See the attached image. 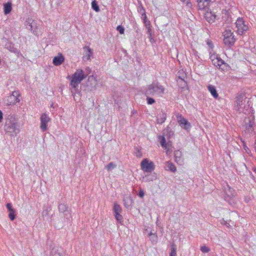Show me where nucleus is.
<instances>
[{"instance_id": "a19ab883", "label": "nucleus", "mask_w": 256, "mask_h": 256, "mask_svg": "<svg viewBox=\"0 0 256 256\" xmlns=\"http://www.w3.org/2000/svg\"><path fill=\"white\" fill-rule=\"evenodd\" d=\"M184 4H185L188 6H190L191 4L190 0H180Z\"/></svg>"}, {"instance_id": "cd10ccee", "label": "nucleus", "mask_w": 256, "mask_h": 256, "mask_svg": "<svg viewBox=\"0 0 256 256\" xmlns=\"http://www.w3.org/2000/svg\"><path fill=\"white\" fill-rule=\"evenodd\" d=\"M91 4L92 8L93 10H94L96 12H99L100 11L99 6L96 0H93Z\"/></svg>"}, {"instance_id": "603ef678", "label": "nucleus", "mask_w": 256, "mask_h": 256, "mask_svg": "<svg viewBox=\"0 0 256 256\" xmlns=\"http://www.w3.org/2000/svg\"><path fill=\"white\" fill-rule=\"evenodd\" d=\"M174 161H176V154L175 152H174Z\"/></svg>"}, {"instance_id": "e433bc0d", "label": "nucleus", "mask_w": 256, "mask_h": 256, "mask_svg": "<svg viewBox=\"0 0 256 256\" xmlns=\"http://www.w3.org/2000/svg\"><path fill=\"white\" fill-rule=\"evenodd\" d=\"M243 143V148L245 150L246 152L248 154H250L251 152L250 148L246 146V143L244 142H242Z\"/></svg>"}, {"instance_id": "58836bf2", "label": "nucleus", "mask_w": 256, "mask_h": 256, "mask_svg": "<svg viewBox=\"0 0 256 256\" xmlns=\"http://www.w3.org/2000/svg\"><path fill=\"white\" fill-rule=\"evenodd\" d=\"M166 115L164 114H163L162 118L160 120L159 118H158V119H157L158 122L159 124H162L164 122V120H166Z\"/></svg>"}, {"instance_id": "1a4fd4ad", "label": "nucleus", "mask_w": 256, "mask_h": 256, "mask_svg": "<svg viewBox=\"0 0 256 256\" xmlns=\"http://www.w3.org/2000/svg\"><path fill=\"white\" fill-rule=\"evenodd\" d=\"M177 123L182 129L184 130L187 132H190L192 128L190 123L182 114H177Z\"/></svg>"}, {"instance_id": "7c9ffc66", "label": "nucleus", "mask_w": 256, "mask_h": 256, "mask_svg": "<svg viewBox=\"0 0 256 256\" xmlns=\"http://www.w3.org/2000/svg\"><path fill=\"white\" fill-rule=\"evenodd\" d=\"M121 212H114V216L118 222L120 224H122L123 218L120 214Z\"/></svg>"}, {"instance_id": "bb28decb", "label": "nucleus", "mask_w": 256, "mask_h": 256, "mask_svg": "<svg viewBox=\"0 0 256 256\" xmlns=\"http://www.w3.org/2000/svg\"><path fill=\"white\" fill-rule=\"evenodd\" d=\"M205 17L210 23H212L214 22L216 16L214 14H212V13H208L206 14Z\"/></svg>"}, {"instance_id": "c756f323", "label": "nucleus", "mask_w": 256, "mask_h": 256, "mask_svg": "<svg viewBox=\"0 0 256 256\" xmlns=\"http://www.w3.org/2000/svg\"><path fill=\"white\" fill-rule=\"evenodd\" d=\"M113 210L114 212H122V211L121 206L116 202L114 203Z\"/></svg>"}, {"instance_id": "6e6552de", "label": "nucleus", "mask_w": 256, "mask_h": 256, "mask_svg": "<svg viewBox=\"0 0 256 256\" xmlns=\"http://www.w3.org/2000/svg\"><path fill=\"white\" fill-rule=\"evenodd\" d=\"M26 28L30 30L34 34L38 36L39 34V26L40 24L36 20L32 18H28L25 22Z\"/></svg>"}, {"instance_id": "5701e85b", "label": "nucleus", "mask_w": 256, "mask_h": 256, "mask_svg": "<svg viewBox=\"0 0 256 256\" xmlns=\"http://www.w3.org/2000/svg\"><path fill=\"white\" fill-rule=\"evenodd\" d=\"M164 168L166 170H169L172 172H175L176 170V167L175 165L170 161L166 162Z\"/></svg>"}, {"instance_id": "72a5a7b5", "label": "nucleus", "mask_w": 256, "mask_h": 256, "mask_svg": "<svg viewBox=\"0 0 256 256\" xmlns=\"http://www.w3.org/2000/svg\"><path fill=\"white\" fill-rule=\"evenodd\" d=\"M116 30L120 32V34H124V28L122 25H119L116 27Z\"/></svg>"}, {"instance_id": "4d7b16f0", "label": "nucleus", "mask_w": 256, "mask_h": 256, "mask_svg": "<svg viewBox=\"0 0 256 256\" xmlns=\"http://www.w3.org/2000/svg\"><path fill=\"white\" fill-rule=\"evenodd\" d=\"M224 225H226V226H228V225H227V223H226V224H224Z\"/></svg>"}, {"instance_id": "a18cd8bd", "label": "nucleus", "mask_w": 256, "mask_h": 256, "mask_svg": "<svg viewBox=\"0 0 256 256\" xmlns=\"http://www.w3.org/2000/svg\"><path fill=\"white\" fill-rule=\"evenodd\" d=\"M207 44L210 48H213L214 46L212 42H208Z\"/></svg>"}, {"instance_id": "f03ea898", "label": "nucleus", "mask_w": 256, "mask_h": 256, "mask_svg": "<svg viewBox=\"0 0 256 256\" xmlns=\"http://www.w3.org/2000/svg\"><path fill=\"white\" fill-rule=\"evenodd\" d=\"M58 210L60 216L64 218V222L70 223L72 220L71 209L66 204L61 203L58 206Z\"/></svg>"}, {"instance_id": "393cba45", "label": "nucleus", "mask_w": 256, "mask_h": 256, "mask_svg": "<svg viewBox=\"0 0 256 256\" xmlns=\"http://www.w3.org/2000/svg\"><path fill=\"white\" fill-rule=\"evenodd\" d=\"M6 48L8 49L11 52L16 53L17 50L14 47V44L10 42H7L5 44Z\"/></svg>"}, {"instance_id": "f257e3e1", "label": "nucleus", "mask_w": 256, "mask_h": 256, "mask_svg": "<svg viewBox=\"0 0 256 256\" xmlns=\"http://www.w3.org/2000/svg\"><path fill=\"white\" fill-rule=\"evenodd\" d=\"M164 88L158 82H156L148 85L143 90V93L146 96H154L164 94Z\"/></svg>"}, {"instance_id": "aec40b11", "label": "nucleus", "mask_w": 256, "mask_h": 256, "mask_svg": "<svg viewBox=\"0 0 256 256\" xmlns=\"http://www.w3.org/2000/svg\"><path fill=\"white\" fill-rule=\"evenodd\" d=\"M64 60V58L62 54H60L58 56L54 57L52 62L54 66H58L62 64Z\"/></svg>"}, {"instance_id": "09e8293b", "label": "nucleus", "mask_w": 256, "mask_h": 256, "mask_svg": "<svg viewBox=\"0 0 256 256\" xmlns=\"http://www.w3.org/2000/svg\"><path fill=\"white\" fill-rule=\"evenodd\" d=\"M3 118V114L2 112L0 110V122H1Z\"/></svg>"}, {"instance_id": "5fc2aeb1", "label": "nucleus", "mask_w": 256, "mask_h": 256, "mask_svg": "<svg viewBox=\"0 0 256 256\" xmlns=\"http://www.w3.org/2000/svg\"><path fill=\"white\" fill-rule=\"evenodd\" d=\"M254 149H255V151L256 152V142H255V143H254Z\"/></svg>"}, {"instance_id": "a878e982", "label": "nucleus", "mask_w": 256, "mask_h": 256, "mask_svg": "<svg viewBox=\"0 0 256 256\" xmlns=\"http://www.w3.org/2000/svg\"><path fill=\"white\" fill-rule=\"evenodd\" d=\"M182 152L180 150H177V164L182 165L184 164V158H182Z\"/></svg>"}, {"instance_id": "4be33fe9", "label": "nucleus", "mask_w": 256, "mask_h": 256, "mask_svg": "<svg viewBox=\"0 0 256 256\" xmlns=\"http://www.w3.org/2000/svg\"><path fill=\"white\" fill-rule=\"evenodd\" d=\"M12 10V3L10 2H8L4 4V14L7 15L9 14Z\"/></svg>"}, {"instance_id": "ddd939ff", "label": "nucleus", "mask_w": 256, "mask_h": 256, "mask_svg": "<svg viewBox=\"0 0 256 256\" xmlns=\"http://www.w3.org/2000/svg\"><path fill=\"white\" fill-rule=\"evenodd\" d=\"M140 166L142 170L147 172H151L154 169V162H149L147 158H144L142 161Z\"/></svg>"}, {"instance_id": "8fccbe9b", "label": "nucleus", "mask_w": 256, "mask_h": 256, "mask_svg": "<svg viewBox=\"0 0 256 256\" xmlns=\"http://www.w3.org/2000/svg\"><path fill=\"white\" fill-rule=\"evenodd\" d=\"M148 38H150V40L152 43L154 42V39L153 38L152 36L148 37Z\"/></svg>"}, {"instance_id": "4c0bfd02", "label": "nucleus", "mask_w": 256, "mask_h": 256, "mask_svg": "<svg viewBox=\"0 0 256 256\" xmlns=\"http://www.w3.org/2000/svg\"><path fill=\"white\" fill-rule=\"evenodd\" d=\"M200 250L203 252L206 253L210 252V249L208 247L204 246H201Z\"/></svg>"}, {"instance_id": "412c9836", "label": "nucleus", "mask_w": 256, "mask_h": 256, "mask_svg": "<svg viewBox=\"0 0 256 256\" xmlns=\"http://www.w3.org/2000/svg\"><path fill=\"white\" fill-rule=\"evenodd\" d=\"M208 90L214 98H218V94L217 92V90L214 86L209 84L207 86Z\"/></svg>"}, {"instance_id": "b1692460", "label": "nucleus", "mask_w": 256, "mask_h": 256, "mask_svg": "<svg viewBox=\"0 0 256 256\" xmlns=\"http://www.w3.org/2000/svg\"><path fill=\"white\" fill-rule=\"evenodd\" d=\"M148 236L152 244H154L157 242L158 238L156 232H148Z\"/></svg>"}, {"instance_id": "c9c22d12", "label": "nucleus", "mask_w": 256, "mask_h": 256, "mask_svg": "<svg viewBox=\"0 0 256 256\" xmlns=\"http://www.w3.org/2000/svg\"><path fill=\"white\" fill-rule=\"evenodd\" d=\"M116 166L114 164L113 162H111L106 166V168L108 170H110L112 168H116Z\"/></svg>"}, {"instance_id": "423d86ee", "label": "nucleus", "mask_w": 256, "mask_h": 256, "mask_svg": "<svg viewBox=\"0 0 256 256\" xmlns=\"http://www.w3.org/2000/svg\"><path fill=\"white\" fill-rule=\"evenodd\" d=\"M178 73H180L179 75L178 76H177L178 78L177 84L179 86V90L184 94H186L188 92V88L187 82L184 80V78L186 77V74L183 70H182V72L180 70Z\"/></svg>"}, {"instance_id": "6ab92c4d", "label": "nucleus", "mask_w": 256, "mask_h": 256, "mask_svg": "<svg viewBox=\"0 0 256 256\" xmlns=\"http://www.w3.org/2000/svg\"><path fill=\"white\" fill-rule=\"evenodd\" d=\"M6 207L8 212V217L11 220H14L16 218V210L12 208L11 203H8L6 204Z\"/></svg>"}, {"instance_id": "2f4dec72", "label": "nucleus", "mask_w": 256, "mask_h": 256, "mask_svg": "<svg viewBox=\"0 0 256 256\" xmlns=\"http://www.w3.org/2000/svg\"><path fill=\"white\" fill-rule=\"evenodd\" d=\"M138 12L140 14H142V16H144V19L146 18L145 10L142 4L138 6Z\"/></svg>"}, {"instance_id": "20e7f679", "label": "nucleus", "mask_w": 256, "mask_h": 256, "mask_svg": "<svg viewBox=\"0 0 256 256\" xmlns=\"http://www.w3.org/2000/svg\"><path fill=\"white\" fill-rule=\"evenodd\" d=\"M86 77L84 71L82 69H78L72 74L70 81L72 88L76 89L79 84Z\"/></svg>"}, {"instance_id": "37998d69", "label": "nucleus", "mask_w": 256, "mask_h": 256, "mask_svg": "<svg viewBox=\"0 0 256 256\" xmlns=\"http://www.w3.org/2000/svg\"><path fill=\"white\" fill-rule=\"evenodd\" d=\"M138 196L140 198H142L144 196V190L142 189H140L139 191V192L138 194Z\"/></svg>"}, {"instance_id": "2eb2a0df", "label": "nucleus", "mask_w": 256, "mask_h": 256, "mask_svg": "<svg viewBox=\"0 0 256 256\" xmlns=\"http://www.w3.org/2000/svg\"><path fill=\"white\" fill-rule=\"evenodd\" d=\"M158 139L160 142L161 146L166 150V154H170L171 152H172V150L171 149V142L170 141H168L166 143L164 136H158Z\"/></svg>"}, {"instance_id": "39448f33", "label": "nucleus", "mask_w": 256, "mask_h": 256, "mask_svg": "<svg viewBox=\"0 0 256 256\" xmlns=\"http://www.w3.org/2000/svg\"><path fill=\"white\" fill-rule=\"evenodd\" d=\"M254 116L250 115L244 120L245 133L250 135L254 134L256 132V124L254 121Z\"/></svg>"}, {"instance_id": "dca6fc26", "label": "nucleus", "mask_w": 256, "mask_h": 256, "mask_svg": "<svg viewBox=\"0 0 256 256\" xmlns=\"http://www.w3.org/2000/svg\"><path fill=\"white\" fill-rule=\"evenodd\" d=\"M84 56L82 57L84 61L90 60L93 57V52L91 48L88 46H84Z\"/></svg>"}, {"instance_id": "c03bdc74", "label": "nucleus", "mask_w": 256, "mask_h": 256, "mask_svg": "<svg viewBox=\"0 0 256 256\" xmlns=\"http://www.w3.org/2000/svg\"><path fill=\"white\" fill-rule=\"evenodd\" d=\"M147 34L148 35V37H152V30L150 26L148 28Z\"/></svg>"}, {"instance_id": "3c124183", "label": "nucleus", "mask_w": 256, "mask_h": 256, "mask_svg": "<svg viewBox=\"0 0 256 256\" xmlns=\"http://www.w3.org/2000/svg\"><path fill=\"white\" fill-rule=\"evenodd\" d=\"M137 112V111L136 110H133L132 112V115H134L135 114H136Z\"/></svg>"}, {"instance_id": "f3484780", "label": "nucleus", "mask_w": 256, "mask_h": 256, "mask_svg": "<svg viewBox=\"0 0 256 256\" xmlns=\"http://www.w3.org/2000/svg\"><path fill=\"white\" fill-rule=\"evenodd\" d=\"M97 84V80L96 78L93 76H90L88 79L86 86L89 90H93L96 89Z\"/></svg>"}, {"instance_id": "864d4df0", "label": "nucleus", "mask_w": 256, "mask_h": 256, "mask_svg": "<svg viewBox=\"0 0 256 256\" xmlns=\"http://www.w3.org/2000/svg\"><path fill=\"white\" fill-rule=\"evenodd\" d=\"M252 170L256 174V168H252Z\"/></svg>"}, {"instance_id": "49530a36", "label": "nucleus", "mask_w": 256, "mask_h": 256, "mask_svg": "<svg viewBox=\"0 0 256 256\" xmlns=\"http://www.w3.org/2000/svg\"><path fill=\"white\" fill-rule=\"evenodd\" d=\"M86 71L87 72V74H90V72H91V70H90V68L89 67H87L86 68Z\"/></svg>"}, {"instance_id": "de8ad7c7", "label": "nucleus", "mask_w": 256, "mask_h": 256, "mask_svg": "<svg viewBox=\"0 0 256 256\" xmlns=\"http://www.w3.org/2000/svg\"><path fill=\"white\" fill-rule=\"evenodd\" d=\"M244 200L246 202H248L250 200V198L249 197H248V196H245L244 197Z\"/></svg>"}, {"instance_id": "4468645a", "label": "nucleus", "mask_w": 256, "mask_h": 256, "mask_svg": "<svg viewBox=\"0 0 256 256\" xmlns=\"http://www.w3.org/2000/svg\"><path fill=\"white\" fill-rule=\"evenodd\" d=\"M40 128L42 132H44L47 130L48 128V124L50 120V118L46 114H42L40 118Z\"/></svg>"}, {"instance_id": "f704fd0d", "label": "nucleus", "mask_w": 256, "mask_h": 256, "mask_svg": "<svg viewBox=\"0 0 256 256\" xmlns=\"http://www.w3.org/2000/svg\"><path fill=\"white\" fill-rule=\"evenodd\" d=\"M146 96V100H147V103L148 104H152L155 102V100L152 98L150 97V96Z\"/></svg>"}, {"instance_id": "7ed1b4c3", "label": "nucleus", "mask_w": 256, "mask_h": 256, "mask_svg": "<svg viewBox=\"0 0 256 256\" xmlns=\"http://www.w3.org/2000/svg\"><path fill=\"white\" fill-rule=\"evenodd\" d=\"M4 130L6 133H10L11 136H16L20 132L19 126L14 120H8L4 124Z\"/></svg>"}, {"instance_id": "9b49d317", "label": "nucleus", "mask_w": 256, "mask_h": 256, "mask_svg": "<svg viewBox=\"0 0 256 256\" xmlns=\"http://www.w3.org/2000/svg\"><path fill=\"white\" fill-rule=\"evenodd\" d=\"M20 94L18 90L14 91L10 96H8L6 100V105H13L16 104V102H20Z\"/></svg>"}, {"instance_id": "6e6d98bb", "label": "nucleus", "mask_w": 256, "mask_h": 256, "mask_svg": "<svg viewBox=\"0 0 256 256\" xmlns=\"http://www.w3.org/2000/svg\"><path fill=\"white\" fill-rule=\"evenodd\" d=\"M146 230V232H148V228L146 229V230Z\"/></svg>"}, {"instance_id": "0eeeda50", "label": "nucleus", "mask_w": 256, "mask_h": 256, "mask_svg": "<svg viewBox=\"0 0 256 256\" xmlns=\"http://www.w3.org/2000/svg\"><path fill=\"white\" fill-rule=\"evenodd\" d=\"M235 24L238 34L242 35L248 30V22H246L242 18H238Z\"/></svg>"}, {"instance_id": "9d476101", "label": "nucleus", "mask_w": 256, "mask_h": 256, "mask_svg": "<svg viewBox=\"0 0 256 256\" xmlns=\"http://www.w3.org/2000/svg\"><path fill=\"white\" fill-rule=\"evenodd\" d=\"M224 36V44L229 46L234 45L236 40L234 38L233 32L230 30H226L223 34Z\"/></svg>"}, {"instance_id": "79ce46f5", "label": "nucleus", "mask_w": 256, "mask_h": 256, "mask_svg": "<svg viewBox=\"0 0 256 256\" xmlns=\"http://www.w3.org/2000/svg\"><path fill=\"white\" fill-rule=\"evenodd\" d=\"M145 178H146V181H152L154 179L156 178V177L153 178V176H150V175H146V176Z\"/></svg>"}, {"instance_id": "f8f14e48", "label": "nucleus", "mask_w": 256, "mask_h": 256, "mask_svg": "<svg viewBox=\"0 0 256 256\" xmlns=\"http://www.w3.org/2000/svg\"><path fill=\"white\" fill-rule=\"evenodd\" d=\"M236 108L239 111H242L243 109L246 108V106L244 105V103L246 100V97L244 94H238L236 98Z\"/></svg>"}, {"instance_id": "c85d7f7f", "label": "nucleus", "mask_w": 256, "mask_h": 256, "mask_svg": "<svg viewBox=\"0 0 256 256\" xmlns=\"http://www.w3.org/2000/svg\"><path fill=\"white\" fill-rule=\"evenodd\" d=\"M50 256H62L61 253L59 252L58 249L54 248L50 251Z\"/></svg>"}, {"instance_id": "a211bd4d", "label": "nucleus", "mask_w": 256, "mask_h": 256, "mask_svg": "<svg viewBox=\"0 0 256 256\" xmlns=\"http://www.w3.org/2000/svg\"><path fill=\"white\" fill-rule=\"evenodd\" d=\"M215 1L216 0H197L198 6L200 9L204 10L208 8L210 4Z\"/></svg>"}, {"instance_id": "473e14b6", "label": "nucleus", "mask_w": 256, "mask_h": 256, "mask_svg": "<svg viewBox=\"0 0 256 256\" xmlns=\"http://www.w3.org/2000/svg\"><path fill=\"white\" fill-rule=\"evenodd\" d=\"M171 252L170 256H176V246L174 242L172 244Z\"/></svg>"}, {"instance_id": "ea45409f", "label": "nucleus", "mask_w": 256, "mask_h": 256, "mask_svg": "<svg viewBox=\"0 0 256 256\" xmlns=\"http://www.w3.org/2000/svg\"><path fill=\"white\" fill-rule=\"evenodd\" d=\"M217 66H220L222 64H224V61L220 58H217Z\"/></svg>"}]
</instances>
